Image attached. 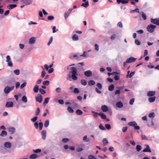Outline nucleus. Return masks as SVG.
<instances>
[{
    "label": "nucleus",
    "instance_id": "5",
    "mask_svg": "<svg viewBox=\"0 0 159 159\" xmlns=\"http://www.w3.org/2000/svg\"><path fill=\"white\" fill-rule=\"evenodd\" d=\"M150 21L152 23L159 26V18L154 19L151 18Z\"/></svg>",
    "mask_w": 159,
    "mask_h": 159
},
{
    "label": "nucleus",
    "instance_id": "56",
    "mask_svg": "<svg viewBox=\"0 0 159 159\" xmlns=\"http://www.w3.org/2000/svg\"><path fill=\"white\" fill-rule=\"evenodd\" d=\"M39 129L40 130L42 129L43 126V124L42 122H40L39 123Z\"/></svg>",
    "mask_w": 159,
    "mask_h": 159
},
{
    "label": "nucleus",
    "instance_id": "4",
    "mask_svg": "<svg viewBox=\"0 0 159 159\" xmlns=\"http://www.w3.org/2000/svg\"><path fill=\"white\" fill-rule=\"evenodd\" d=\"M14 88V86H12L11 87L6 86L5 87L4 89V92L5 93H8L9 92L12 90Z\"/></svg>",
    "mask_w": 159,
    "mask_h": 159
},
{
    "label": "nucleus",
    "instance_id": "32",
    "mask_svg": "<svg viewBox=\"0 0 159 159\" xmlns=\"http://www.w3.org/2000/svg\"><path fill=\"white\" fill-rule=\"evenodd\" d=\"M135 73V71H133L131 72L130 74H129V75H126V78H131L133 76Z\"/></svg>",
    "mask_w": 159,
    "mask_h": 159
},
{
    "label": "nucleus",
    "instance_id": "2",
    "mask_svg": "<svg viewBox=\"0 0 159 159\" xmlns=\"http://www.w3.org/2000/svg\"><path fill=\"white\" fill-rule=\"evenodd\" d=\"M157 26L152 24H150L148 25L147 27V31L150 33L153 32Z\"/></svg>",
    "mask_w": 159,
    "mask_h": 159
},
{
    "label": "nucleus",
    "instance_id": "17",
    "mask_svg": "<svg viewBox=\"0 0 159 159\" xmlns=\"http://www.w3.org/2000/svg\"><path fill=\"white\" fill-rule=\"evenodd\" d=\"M101 109L104 112H106L108 110V107L106 105H104L101 106Z\"/></svg>",
    "mask_w": 159,
    "mask_h": 159
},
{
    "label": "nucleus",
    "instance_id": "48",
    "mask_svg": "<svg viewBox=\"0 0 159 159\" xmlns=\"http://www.w3.org/2000/svg\"><path fill=\"white\" fill-rule=\"evenodd\" d=\"M96 85L99 89H102V86L101 84L98 83H97Z\"/></svg>",
    "mask_w": 159,
    "mask_h": 159
},
{
    "label": "nucleus",
    "instance_id": "1",
    "mask_svg": "<svg viewBox=\"0 0 159 159\" xmlns=\"http://www.w3.org/2000/svg\"><path fill=\"white\" fill-rule=\"evenodd\" d=\"M72 71H71V73L72 74L71 75V78L73 80H76L77 79V75H78L77 73V70L75 67H73L71 68Z\"/></svg>",
    "mask_w": 159,
    "mask_h": 159
},
{
    "label": "nucleus",
    "instance_id": "25",
    "mask_svg": "<svg viewBox=\"0 0 159 159\" xmlns=\"http://www.w3.org/2000/svg\"><path fill=\"white\" fill-rule=\"evenodd\" d=\"M100 116L102 119H106L107 118L106 116L103 113H100L99 114Z\"/></svg>",
    "mask_w": 159,
    "mask_h": 159
},
{
    "label": "nucleus",
    "instance_id": "52",
    "mask_svg": "<svg viewBox=\"0 0 159 159\" xmlns=\"http://www.w3.org/2000/svg\"><path fill=\"white\" fill-rule=\"evenodd\" d=\"M83 140L85 141L86 142H89V139L87 138V136H85L83 138Z\"/></svg>",
    "mask_w": 159,
    "mask_h": 159
},
{
    "label": "nucleus",
    "instance_id": "3",
    "mask_svg": "<svg viewBox=\"0 0 159 159\" xmlns=\"http://www.w3.org/2000/svg\"><path fill=\"white\" fill-rule=\"evenodd\" d=\"M6 61L8 66L10 67L13 66V64L11 61L10 57L8 55L6 57Z\"/></svg>",
    "mask_w": 159,
    "mask_h": 159
},
{
    "label": "nucleus",
    "instance_id": "47",
    "mask_svg": "<svg viewBox=\"0 0 159 159\" xmlns=\"http://www.w3.org/2000/svg\"><path fill=\"white\" fill-rule=\"evenodd\" d=\"M41 151V150L40 149H36L33 150V152L35 153H39Z\"/></svg>",
    "mask_w": 159,
    "mask_h": 159
},
{
    "label": "nucleus",
    "instance_id": "43",
    "mask_svg": "<svg viewBox=\"0 0 159 159\" xmlns=\"http://www.w3.org/2000/svg\"><path fill=\"white\" fill-rule=\"evenodd\" d=\"M39 92L42 94H44L46 93L45 90L42 89H39Z\"/></svg>",
    "mask_w": 159,
    "mask_h": 159
},
{
    "label": "nucleus",
    "instance_id": "18",
    "mask_svg": "<svg viewBox=\"0 0 159 159\" xmlns=\"http://www.w3.org/2000/svg\"><path fill=\"white\" fill-rule=\"evenodd\" d=\"M41 135L42 138L44 140L46 139V131L45 130H43L41 132Z\"/></svg>",
    "mask_w": 159,
    "mask_h": 159
},
{
    "label": "nucleus",
    "instance_id": "49",
    "mask_svg": "<svg viewBox=\"0 0 159 159\" xmlns=\"http://www.w3.org/2000/svg\"><path fill=\"white\" fill-rule=\"evenodd\" d=\"M50 83V82L49 81L46 80L44 81L43 82V84L44 85H48Z\"/></svg>",
    "mask_w": 159,
    "mask_h": 159
},
{
    "label": "nucleus",
    "instance_id": "58",
    "mask_svg": "<svg viewBox=\"0 0 159 159\" xmlns=\"http://www.w3.org/2000/svg\"><path fill=\"white\" fill-rule=\"evenodd\" d=\"M54 18V16H49L48 17V19L49 20H52Z\"/></svg>",
    "mask_w": 159,
    "mask_h": 159
},
{
    "label": "nucleus",
    "instance_id": "10",
    "mask_svg": "<svg viewBox=\"0 0 159 159\" xmlns=\"http://www.w3.org/2000/svg\"><path fill=\"white\" fill-rule=\"evenodd\" d=\"M36 38L34 37H31L29 40V43L30 44L34 43L36 41Z\"/></svg>",
    "mask_w": 159,
    "mask_h": 159
},
{
    "label": "nucleus",
    "instance_id": "46",
    "mask_svg": "<svg viewBox=\"0 0 159 159\" xmlns=\"http://www.w3.org/2000/svg\"><path fill=\"white\" fill-rule=\"evenodd\" d=\"M136 149L137 151L139 152L142 149L141 146L140 145H137L136 147Z\"/></svg>",
    "mask_w": 159,
    "mask_h": 159
},
{
    "label": "nucleus",
    "instance_id": "37",
    "mask_svg": "<svg viewBox=\"0 0 159 159\" xmlns=\"http://www.w3.org/2000/svg\"><path fill=\"white\" fill-rule=\"evenodd\" d=\"M42 68L43 70L41 72V77L43 78L44 77L45 75H46V73L45 71L44 68L43 67H42Z\"/></svg>",
    "mask_w": 159,
    "mask_h": 159
},
{
    "label": "nucleus",
    "instance_id": "26",
    "mask_svg": "<svg viewBox=\"0 0 159 159\" xmlns=\"http://www.w3.org/2000/svg\"><path fill=\"white\" fill-rule=\"evenodd\" d=\"M89 5V4L88 1L86 2L85 3H83L81 6L82 7H84L85 8H87L88 7Z\"/></svg>",
    "mask_w": 159,
    "mask_h": 159
},
{
    "label": "nucleus",
    "instance_id": "9",
    "mask_svg": "<svg viewBox=\"0 0 159 159\" xmlns=\"http://www.w3.org/2000/svg\"><path fill=\"white\" fill-rule=\"evenodd\" d=\"M136 59L133 57H131L127 58L126 60V62L128 63H130L135 61Z\"/></svg>",
    "mask_w": 159,
    "mask_h": 159
},
{
    "label": "nucleus",
    "instance_id": "19",
    "mask_svg": "<svg viewBox=\"0 0 159 159\" xmlns=\"http://www.w3.org/2000/svg\"><path fill=\"white\" fill-rule=\"evenodd\" d=\"M116 106L118 108H121L123 107V104L120 101L116 103Z\"/></svg>",
    "mask_w": 159,
    "mask_h": 159
},
{
    "label": "nucleus",
    "instance_id": "23",
    "mask_svg": "<svg viewBox=\"0 0 159 159\" xmlns=\"http://www.w3.org/2000/svg\"><path fill=\"white\" fill-rule=\"evenodd\" d=\"M156 97L153 96V97H151L148 98V101L150 102H154L156 99Z\"/></svg>",
    "mask_w": 159,
    "mask_h": 159
},
{
    "label": "nucleus",
    "instance_id": "30",
    "mask_svg": "<svg viewBox=\"0 0 159 159\" xmlns=\"http://www.w3.org/2000/svg\"><path fill=\"white\" fill-rule=\"evenodd\" d=\"M114 86L113 84H111L109 86L108 90L110 91H113L114 89Z\"/></svg>",
    "mask_w": 159,
    "mask_h": 159
},
{
    "label": "nucleus",
    "instance_id": "51",
    "mask_svg": "<svg viewBox=\"0 0 159 159\" xmlns=\"http://www.w3.org/2000/svg\"><path fill=\"white\" fill-rule=\"evenodd\" d=\"M14 73L16 75H18L20 74V70L18 69H16L14 71Z\"/></svg>",
    "mask_w": 159,
    "mask_h": 159
},
{
    "label": "nucleus",
    "instance_id": "12",
    "mask_svg": "<svg viewBox=\"0 0 159 159\" xmlns=\"http://www.w3.org/2000/svg\"><path fill=\"white\" fill-rule=\"evenodd\" d=\"M118 4H119L120 3L122 4H126L129 2V0H116Z\"/></svg>",
    "mask_w": 159,
    "mask_h": 159
},
{
    "label": "nucleus",
    "instance_id": "35",
    "mask_svg": "<svg viewBox=\"0 0 159 159\" xmlns=\"http://www.w3.org/2000/svg\"><path fill=\"white\" fill-rule=\"evenodd\" d=\"M22 101L24 102H26L27 101V97L25 96H23L21 98Z\"/></svg>",
    "mask_w": 159,
    "mask_h": 159
},
{
    "label": "nucleus",
    "instance_id": "40",
    "mask_svg": "<svg viewBox=\"0 0 159 159\" xmlns=\"http://www.w3.org/2000/svg\"><path fill=\"white\" fill-rule=\"evenodd\" d=\"M141 15L142 18L144 20H146L147 19V16L143 12H141Z\"/></svg>",
    "mask_w": 159,
    "mask_h": 159
},
{
    "label": "nucleus",
    "instance_id": "8",
    "mask_svg": "<svg viewBox=\"0 0 159 159\" xmlns=\"http://www.w3.org/2000/svg\"><path fill=\"white\" fill-rule=\"evenodd\" d=\"M20 1L25 5H30L31 4L32 2V0H20Z\"/></svg>",
    "mask_w": 159,
    "mask_h": 159
},
{
    "label": "nucleus",
    "instance_id": "34",
    "mask_svg": "<svg viewBox=\"0 0 159 159\" xmlns=\"http://www.w3.org/2000/svg\"><path fill=\"white\" fill-rule=\"evenodd\" d=\"M38 157V155L36 154H32L30 156V159H35Z\"/></svg>",
    "mask_w": 159,
    "mask_h": 159
},
{
    "label": "nucleus",
    "instance_id": "63",
    "mask_svg": "<svg viewBox=\"0 0 159 159\" xmlns=\"http://www.w3.org/2000/svg\"><path fill=\"white\" fill-rule=\"evenodd\" d=\"M136 32L138 34H142L143 33V31L142 30H140L137 31Z\"/></svg>",
    "mask_w": 159,
    "mask_h": 159
},
{
    "label": "nucleus",
    "instance_id": "15",
    "mask_svg": "<svg viewBox=\"0 0 159 159\" xmlns=\"http://www.w3.org/2000/svg\"><path fill=\"white\" fill-rule=\"evenodd\" d=\"M13 105V103L12 102H7L5 105L6 107L8 108L12 107Z\"/></svg>",
    "mask_w": 159,
    "mask_h": 159
},
{
    "label": "nucleus",
    "instance_id": "33",
    "mask_svg": "<svg viewBox=\"0 0 159 159\" xmlns=\"http://www.w3.org/2000/svg\"><path fill=\"white\" fill-rule=\"evenodd\" d=\"M75 113L78 115H81L83 113V112L80 109H77L75 111Z\"/></svg>",
    "mask_w": 159,
    "mask_h": 159
},
{
    "label": "nucleus",
    "instance_id": "28",
    "mask_svg": "<svg viewBox=\"0 0 159 159\" xmlns=\"http://www.w3.org/2000/svg\"><path fill=\"white\" fill-rule=\"evenodd\" d=\"M50 98L47 97L45 99L44 102L43 103V105L45 106L46 104L49 102Z\"/></svg>",
    "mask_w": 159,
    "mask_h": 159
},
{
    "label": "nucleus",
    "instance_id": "29",
    "mask_svg": "<svg viewBox=\"0 0 159 159\" xmlns=\"http://www.w3.org/2000/svg\"><path fill=\"white\" fill-rule=\"evenodd\" d=\"M95 84V82L93 80H91L89 81L88 85L89 86H93Z\"/></svg>",
    "mask_w": 159,
    "mask_h": 159
},
{
    "label": "nucleus",
    "instance_id": "39",
    "mask_svg": "<svg viewBox=\"0 0 159 159\" xmlns=\"http://www.w3.org/2000/svg\"><path fill=\"white\" fill-rule=\"evenodd\" d=\"M49 121L48 120H46L44 123V127H47L49 125Z\"/></svg>",
    "mask_w": 159,
    "mask_h": 159
},
{
    "label": "nucleus",
    "instance_id": "21",
    "mask_svg": "<svg viewBox=\"0 0 159 159\" xmlns=\"http://www.w3.org/2000/svg\"><path fill=\"white\" fill-rule=\"evenodd\" d=\"M39 86L37 85H35L33 89L34 92L35 93H37L39 89Z\"/></svg>",
    "mask_w": 159,
    "mask_h": 159
},
{
    "label": "nucleus",
    "instance_id": "7",
    "mask_svg": "<svg viewBox=\"0 0 159 159\" xmlns=\"http://www.w3.org/2000/svg\"><path fill=\"white\" fill-rule=\"evenodd\" d=\"M36 100L37 102L40 103H41L43 100L42 96L40 94H38L37 96L36 97Z\"/></svg>",
    "mask_w": 159,
    "mask_h": 159
},
{
    "label": "nucleus",
    "instance_id": "45",
    "mask_svg": "<svg viewBox=\"0 0 159 159\" xmlns=\"http://www.w3.org/2000/svg\"><path fill=\"white\" fill-rule=\"evenodd\" d=\"M148 116L151 118H153L155 116V113L154 112L149 113L148 115Z\"/></svg>",
    "mask_w": 159,
    "mask_h": 159
},
{
    "label": "nucleus",
    "instance_id": "57",
    "mask_svg": "<svg viewBox=\"0 0 159 159\" xmlns=\"http://www.w3.org/2000/svg\"><path fill=\"white\" fill-rule=\"evenodd\" d=\"M38 117L35 116L31 119V120L33 122H35L37 119Z\"/></svg>",
    "mask_w": 159,
    "mask_h": 159
},
{
    "label": "nucleus",
    "instance_id": "22",
    "mask_svg": "<svg viewBox=\"0 0 159 159\" xmlns=\"http://www.w3.org/2000/svg\"><path fill=\"white\" fill-rule=\"evenodd\" d=\"M7 135V132L5 130H2L1 133L0 134V136L1 137H5Z\"/></svg>",
    "mask_w": 159,
    "mask_h": 159
},
{
    "label": "nucleus",
    "instance_id": "62",
    "mask_svg": "<svg viewBox=\"0 0 159 159\" xmlns=\"http://www.w3.org/2000/svg\"><path fill=\"white\" fill-rule=\"evenodd\" d=\"M89 159H96V158H95L94 156L93 155H89L88 157Z\"/></svg>",
    "mask_w": 159,
    "mask_h": 159
},
{
    "label": "nucleus",
    "instance_id": "38",
    "mask_svg": "<svg viewBox=\"0 0 159 159\" xmlns=\"http://www.w3.org/2000/svg\"><path fill=\"white\" fill-rule=\"evenodd\" d=\"M81 84L85 86L87 84V83L86 80L84 79H82L81 80Z\"/></svg>",
    "mask_w": 159,
    "mask_h": 159
},
{
    "label": "nucleus",
    "instance_id": "64",
    "mask_svg": "<svg viewBox=\"0 0 159 159\" xmlns=\"http://www.w3.org/2000/svg\"><path fill=\"white\" fill-rule=\"evenodd\" d=\"M74 92L75 93H78L79 92V90L77 88H75L74 90Z\"/></svg>",
    "mask_w": 159,
    "mask_h": 159
},
{
    "label": "nucleus",
    "instance_id": "53",
    "mask_svg": "<svg viewBox=\"0 0 159 159\" xmlns=\"http://www.w3.org/2000/svg\"><path fill=\"white\" fill-rule=\"evenodd\" d=\"M105 128L108 130H109L111 129V126L110 124H106L105 125Z\"/></svg>",
    "mask_w": 159,
    "mask_h": 159
},
{
    "label": "nucleus",
    "instance_id": "59",
    "mask_svg": "<svg viewBox=\"0 0 159 159\" xmlns=\"http://www.w3.org/2000/svg\"><path fill=\"white\" fill-rule=\"evenodd\" d=\"M141 137L142 140L147 139L146 137L144 135L141 134Z\"/></svg>",
    "mask_w": 159,
    "mask_h": 159
},
{
    "label": "nucleus",
    "instance_id": "42",
    "mask_svg": "<svg viewBox=\"0 0 159 159\" xmlns=\"http://www.w3.org/2000/svg\"><path fill=\"white\" fill-rule=\"evenodd\" d=\"M68 111L70 113H73L74 112V110L70 107H69L67 109Z\"/></svg>",
    "mask_w": 159,
    "mask_h": 159
},
{
    "label": "nucleus",
    "instance_id": "13",
    "mask_svg": "<svg viewBox=\"0 0 159 159\" xmlns=\"http://www.w3.org/2000/svg\"><path fill=\"white\" fill-rule=\"evenodd\" d=\"M92 72L90 70H88L84 72V74L87 77H90L92 75Z\"/></svg>",
    "mask_w": 159,
    "mask_h": 159
},
{
    "label": "nucleus",
    "instance_id": "6",
    "mask_svg": "<svg viewBox=\"0 0 159 159\" xmlns=\"http://www.w3.org/2000/svg\"><path fill=\"white\" fill-rule=\"evenodd\" d=\"M73 10V9L70 8L64 14V17L65 20H66L68 18L69 15L71 13L72 11Z\"/></svg>",
    "mask_w": 159,
    "mask_h": 159
},
{
    "label": "nucleus",
    "instance_id": "44",
    "mask_svg": "<svg viewBox=\"0 0 159 159\" xmlns=\"http://www.w3.org/2000/svg\"><path fill=\"white\" fill-rule=\"evenodd\" d=\"M40 112V109L38 107L37 108V110L35 111V115L37 116L39 115Z\"/></svg>",
    "mask_w": 159,
    "mask_h": 159
},
{
    "label": "nucleus",
    "instance_id": "60",
    "mask_svg": "<svg viewBox=\"0 0 159 159\" xmlns=\"http://www.w3.org/2000/svg\"><path fill=\"white\" fill-rule=\"evenodd\" d=\"M135 43L138 45H139L141 43L140 42L138 39H135Z\"/></svg>",
    "mask_w": 159,
    "mask_h": 159
},
{
    "label": "nucleus",
    "instance_id": "36",
    "mask_svg": "<svg viewBox=\"0 0 159 159\" xmlns=\"http://www.w3.org/2000/svg\"><path fill=\"white\" fill-rule=\"evenodd\" d=\"M91 112L93 114L94 117L95 118H97L98 117V115H99V113H98L97 112L92 111Z\"/></svg>",
    "mask_w": 159,
    "mask_h": 159
},
{
    "label": "nucleus",
    "instance_id": "41",
    "mask_svg": "<svg viewBox=\"0 0 159 159\" xmlns=\"http://www.w3.org/2000/svg\"><path fill=\"white\" fill-rule=\"evenodd\" d=\"M103 142L104 146H105L108 144V142L107 139L104 138L103 140Z\"/></svg>",
    "mask_w": 159,
    "mask_h": 159
},
{
    "label": "nucleus",
    "instance_id": "27",
    "mask_svg": "<svg viewBox=\"0 0 159 159\" xmlns=\"http://www.w3.org/2000/svg\"><path fill=\"white\" fill-rule=\"evenodd\" d=\"M128 125L129 126H134L135 125H137V124L135 121H132L129 122L128 123Z\"/></svg>",
    "mask_w": 159,
    "mask_h": 159
},
{
    "label": "nucleus",
    "instance_id": "54",
    "mask_svg": "<svg viewBox=\"0 0 159 159\" xmlns=\"http://www.w3.org/2000/svg\"><path fill=\"white\" fill-rule=\"evenodd\" d=\"M99 128L102 130H104L106 129V128L105 127H104L103 125L101 124H100L99 126Z\"/></svg>",
    "mask_w": 159,
    "mask_h": 159
},
{
    "label": "nucleus",
    "instance_id": "20",
    "mask_svg": "<svg viewBox=\"0 0 159 159\" xmlns=\"http://www.w3.org/2000/svg\"><path fill=\"white\" fill-rule=\"evenodd\" d=\"M4 147L7 148H11V143L9 142H6L4 143Z\"/></svg>",
    "mask_w": 159,
    "mask_h": 159
},
{
    "label": "nucleus",
    "instance_id": "11",
    "mask_svg": "<svg viewBox=\"0 0 159 159\" xmlns=\"http://www.w3.org/2000/svg\"><path fill=\"white\" fill-rule=\"evenodd\" d=\"M8 130L10 134H13L15 132L16 129L13 127H10L8 129Z\"/></svg>",
    "mask_w": 159,
    "mask_h": 159
},
{
    "label": "nucleus",
    "instance_id": "55",
    "mask_svg": "<svg viewBox=\"0 0 159 159\" xmlns=\"http://www.w3.org/2000/svg\"><path fill=\"white\" fill-rule=\"evenodd\" d=\"M134 100L135 99L134 98H132V99H131L129 101V104L131 105H133L134 102Z\"/></svg>",
    "mask_w": 159,
    "mask_h": 159
},
{
    "label": "nucleus",
    "instance_id": "31",
    "mask_svg": "<svg viewBox=\"0 0 159 159\" xmlns=\"http://www.w3.org/2000/svg\"><path fill=\"white\" fill-rule=\"evenodd\" d=\"M17 5L16 4H10L8 7H9V9H11L16 7Z\"/></svg>",
    "mask_w": 159,
    "mask_h": 159
},
{
    "label": "nucleus",
    "instance_id": "24",
    "mask_svg": "<svg viewBox=\"0 0 159 159\" xmlns=\"http://www.w3.org/2000/svg\"><path fill=\"white\" fill-rule=\"evenodd\" d=\"M72 39L73 41H77L79 39V37L77 35L75 34L73 36Z\"/></svg>",
    "mask_w": 159,
    "mask_h": 159
},
{
    "label": "nucleus",
    "instance_id": "50",
    "mask_svg": "<svg viewBox=\"0 0 159 159\" xmlns=\"http://www.w3.org/2000/svg\"><path fill=\"white\" fill-rule=\"evenodd\" d=\"M26 82H25L22 84L20 86V88L21 89H22L24 87L26 86Z\"/></svg>",
    "mask_w": 159,
    "mask_h": 159
},
{
    "label": "nucleus",
    "instance_id": "14",
    "mask_svg": "<svg viewBox=\"0 0 159 159\" xmlns=\"http://www.w3.org/2000/svg\"><path fill=\"white\" fill-rule=\"evenodd\" d=\"M155 91H149L147 93V95L148 97L153 96L155 95Z\"/></svg>",
    "mask_w": 159,
    "mask_h": 159
},
{
    "label": "nucleus",
    "instance_id": "61",
    "mask_svg": "<svg viewBox=\"0 0 159 159\" xmlns=\"http://www.w3.org/2000/svg\"><path fill=\"white\" fill-rule=\"evenodd\" d=\"M20 83L19 82H16L15 83V86L16 89H18L20 86Z\"/></svg>",
    "mask_w": 159,
    "mask_h": 159
},
{
    "label": "nucleus",
    "instance_id": "16",
    "mask_svg": "<svg viewBox=\"0 0 159 159\" xmlns=\"http://www.w3.org/2000/svg\"><path fill=\"white\" fill-rule=\"evenodd\" d=\"M146 148L144 149L143 150V152H151V150L150 149L149 146L148 145H146Z\"/></svg>",
    "mask_w": 159,
    "mask_h": 159
}]
</instances>
